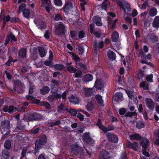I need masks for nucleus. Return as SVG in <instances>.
Here are the masks:
<instances>
[{
	"label": "nucleus",
	"mask_w": 159,
	"mask_h": 159,
	"mask_svg": "<svg viewBox=\"0 0 159 159\" xmlns=\"http://www.w3.org/2000/svg\"><path fill=\"white\" fill-rule=\"evenodd\" d=\"M75 78H81L82 77V73L81 71L76 72L74 74Z\"/></svg>",
	"instance_id": "nucleus-61"
},
{
	"label": "nucleus",
	"mask_w": 159,
	"mask_h": 159,
	"mask_svg": "<svg viewBox=\"0 0 159 159\" xmlns=\"http://www.w3.org/2000/svg\"><path fill=\"white\" fill-rule=\"evenodd\" d=\"M116 2L118 5L120 7V9L124 11L125 14H127L126 13V10L128 12L131 11L130 6L127 2L125 1L123 2H122L119 0H117Z\"/></svg>",
	"instance_id": "nucleus-7"
},
{
	"label": "nucleus",
	"mask_w": 159,
	"mask_h": 159,
	"mask_svg": "<svg viewBox=\"0 0 159 159\" xmlns=\"http://www.w3.org/2000/svg\"><path fill=\"white\" fill-rule=\"evenodd\" d=\"M10 122L9 121L7 120H4L3 121H2L1 125L2 128L9 129L10 127Z\"/></svg>",
	"instance_id": "nucleus-37"
},
{
	"label": "nucleus",
	"mask_w": 159,
	"mask_h": 159,
	"mask_svg": "<svg viewBox=\"0 0 159 159\" xmlns=\"http://www.w3.org/2000/svg\"><path fill=\"white\" fill-rule=\"evenodd\" d=\"M129 138L131 141L137 140L139 141L141 139V141H143V138H146L145 137H143L138 133H135L129 135Z\"/></svg>",
	"instance_id": "nucleus-16"
},
{
	"label": "nucleus",
	"mask_w": 159,
	"mask_h": 159,
	"mask_svg": "<svg viewBox=\"0 0 159 159\" xmlns=\"http://www.w3.org/2000/svg\"><path fill=\"white\" fill-rule=\"evenodd\" d=\"M46 26L45 24L43 21L39 22L38 25V28L41 30L45 29Z\"/></svg>",
	"instance_id": "nucleus-47"
},
{
	"label": "nucleus",
	"mask_w": 159,
	"mask_h": 159,
	"mask_svg": "<svg viewBox=\"0 0 159 159\" xmlns=\"http://www.w3.org/2000/svg\"><path fill=\"white\" fill-rule=\"evenodd\" d=\"M157 9L155 7L151 8L149 11V15L151 17H153L155 16L157 14Z\"/></svg>",
	"instance_id": "nucleus-32"
},
{
	"label": "nucleus",
	"mask_w": 159,
	"mask_h": 159,
	"mask_svg": "<svg viewBox=\"0 0 159 159\" xmlns=\"http://www.w3.org/2000/svg\"><path fill=\"white\" fill-rule=\"evenodd\" d=\"M126 109L125 108H121L119 110V114L122 116H125V115L126 113Z\"/></svg>",
	"instance_id": "nucleus-50"
},
{
	"label": "nucleus",
	"mask_w": 159,
	"mask_h": 159,
	"mask_svg": "<svg viewBox=\"0 0 159 159\" xmlns=\"http://www.w3.org/2000/svg\"><path fill=\"white\" fill-rule=\"evenodd\" d=\"M153 75L152 74H150L149 75H147L146 76V79L148 81L150 82H152L153 80Z\"/></svg>",
	"instance_id": "nucleus-58"
},
{
	"label": "nucleus",
	"mask_w": 159,
	"mask_h": 159,
	"mask_svg": "<svg viewBox=\"0 0 159 159\" xmlns=\"http://www.w3.org/2000/svg\"><path fill=\"white\" fill-rule=\"evenodd\" d=\"M86 107L89 111H92V109L93 108V105L92 102H89L88 103Z\"/></svg>",
	"instance_id": "nucleus-54"
},
{
	"label": "nucleus",
	"mask_w": 159,
	"mask_h": 159,
	"mask_svg": "<svg viewBox=\"0 0 159 159\" xmlns=\"http://www.w3.org/2000/svg\"><path fill=\"white\" fill-rule=\"evenodd\" d=\"M77 116L81 121H82L84 119V116L80 112L78 113Z\"/></svg>",
	"instance_id": "nucleus-64"
},
{
	"label": "nucleus",
	"mask_w": 159,
	"mask_h": 159,
	"mask_svg": "<svg viewBox=\"0 0 159 159\" xmlns=\"http://www.w3.org/2000/svg\"><path fill=\"white\" fill-rule=\"evenodd\" d=\"M28 105L29 103L28 102L24 103L23 105L21 107V111L22 112H25V109Z\"/></svg>",
	"instance_id": "nucleus-62"
},
{
	"label": "nucleus",
	"mask_w": 159,
	"mask_h": 159,
	"mask_svg": "<svg viewBox=\"0 0 159 159\" xmlns=\"http://www.w3.org/2000/svg\"><path fill=\"white\" fill-rule=\"evenodd\" d=\"M56 33L58 35L65 34L66 27L62 22H60L56 24L55 25Z\"/></svg>",
	"instance_id": "nucleus-6"
},
{
	"label": "nucleus",
	"mask_w": 159,
	"mask_h": 159,
	"mask_svg": "<svg viewBox=\"0 0 159 159\" xmlns=\"http://www.w3.org/2000/svg\"><path fill=\"white\" fill-rule=\"evenodd\" d=\"M93 92V90L91 88H84L83 91L82 93L86 97H89L90 96Z\"/></svg>",
	"instance_id": "nucleus-24"
},
{
	"label": "nucleus",
	"mask_w": 159,
	"mask_h": 159,
	"mask_svg": "<svg viewBox=\"0 0 159 159\" xmlns=\"http://www.w3.org/2000/svg\"><path fill=\"white\" fill-rule=\"evenodd\" d=\"M83 141L89 144H93L94 143L93 139L90 136L89 132H85L83 135Z\"/></svg>",
	"instance_id": "nucleus-10"
},
{
	"label": "nucleus",
	"mask_w": 159,
	"mask_h": 159,
	"mask_svg": "<svg viewBox=\"0 0 159 159\" xmlns=\"http://www.w3.org/2000/svg\"><path fill=\"white\" fill-rule=\"evenodd\" d=\"M68 99L69 101L73 104H78L79 102L78 98L73 95H71L70 96H69Z\"/></svg>",
	"instance_id": "nucleus-22"
},
{
	"label": "nucleus",
	"mask_w": 159,
	"mask_h": 159,
	"mask_svg": "<svg viewBox=\"0 0 159 159\" xmlns=\"http://www.w3.org/2000/svg\"><path fill=\"white\" fill-rule=\"evenodd\" d=\"M144 125L143 122L142 121H139L136 124V126L138 129H141L143 128Z\"/></svg>",
	"instance_id": "nucleus-49"
},
{
	"label": "nucleus",
	"mask_w": 159,
	"mask_h": 159,
	"mask_svg": "<svg viewBox=\"0 0 159 159\" xmlns=\"http://www.w3.org/2000/svg\"><path fill=\"white\" fill-rule=\"evenodd\" d=\"M43 105L45 106L47 109L50 110L51 108V106L50 103L48 102H43Z\"/></svg>",
	"instance_id": "nucleus-57"
},
{
	"label": "nucleus",
	"mask_w": 159,
	"mask_h": 159,
	"mask_svg": "<svg viewBox=\"0 0 159 159\" xmlns=\"http://www.w3.org/2000/svg\"><path fill=\"white\" fill-rule=\"evenodd\" d=\"M73 7V4L70 1H66L62 8L63 10L66 15H68Z\"/></svg>",
	"instance_id": "nucleus-8"
},
{
	"label": "nucleus",
	"mask_w": 159,
	"mask_h": 159,
	"mask_svg": "<svg viewBox=\"0 0 159 159\" xmlns=\"http://www.w3.org/2000/svg\"><path fill=\"white\" fill-rule=\"evenodd\" d=\"M140 88H142L143 89L147 90L149 89V85L145 81H143L141 82L139 85Z\"/></svg>",
	"instance_id": "nucleus-36"
},
{
	"label": "nucleus",
	"mask_w": 159,
	"mask_h": 159,
	"mask_svg": "<svg viewBox=\"0 0 159 159\" xmlns=\"http://www.w3.org/2000/svg\"><path fill=\"white\" fill-rule=\"evenodd\" d=\"M153 27L158 28H159V16H156L154 19V20L152 24Z\"/></svg>",
	"instance_id": "nucleus-31"
},
{
	"label": "nucleus",
	"mask_w": 159,
	"mask_h": 159,
	"mask_svg": "<svg viewBox=\"0 0 159 159\" xmlns=\"http://www.w3.org/2000/svg\"><path fill=\"white\" fill-rule=\"evenodd\" d=\"M102 131L104 134L107 133L108 131L114 130V128L113 125H110L108 127H106L105 126H102Z\"/></svg>",
	"instance_id": "nucleus-35"
},
{
	"label": "nucleus",
	"mask_w": 159,
	"mask_h": 159,
	"mask_svg": "<svg viewBox=\"0 0 159 159\" xmlns=\"http://www.w3.org/2000/svg\"><path fill=\"white\" fill-rule=\"evenodd\" d=\"M149 141L148 139L147 138H143V141H141L140 143V145L142 147V153L144 156L147 157H149L150 154L147 152V149L149 146Z\"/></svg>",
	"instance_id": "nucleus-3"
},
{
	"label": "nucleus",
	"mask_w": 159,
	"mask_h": 159,
	"mask_svg": "<svg viewBox=\"0 0 159 159\" xmlns=\"http://www.w3.org/2000/svg\"><path fill=\"white\" fill-rule=\"evenodd\" d=\"M138 146L139 143L136 142H134L133 143H132L131 141H129L128 142L127 144V147L128 148L131 149L134 151H137Z\"/></svg>",
	"instance_id": "nucleus-18"
},
{
	"label": "nucleus",
	"mask_w": 159,
	"mask_h": 159,
	"mask_svg": "<svg viewBox=\"0 0 159 159\" xmlns=\"http://www.w3.org/2000/svg\"><path fill=\"white\" fill-rule=\"evenodd\" d=\"M11 146V142L9 140H7L4 143V147L7 150H9Z\"/></svg>",
	"instance_id": "nucleus-41"
},
{
	"label": "nucleus",
	"mask_w": 159,
	"mask_h": 159,
	"mask_svg": "<svg viewBox=\"0 0 159 159\" xmlns=\"http://www.w3.org/2000/svg\"><path fill=\"white\" fill-rule=\"evenodd\" d=\"M50 91L49 88L47 86L43 87L40 90V93L42 95L48 94Z\"/></svg>",
	"instance_id": "nucleus-30"
},
{
	"label": "nucleus",
	"mask_w": 159,
	"mask_h": 159,
	"mask_svg": "<svg viewBox=\"0 0 159 159\" xmlns=\"http://www.w3.org/2000/svg\"><path fill=\"white\" fill-rule=\"evenodd\" d=\"M65 111V105L62 103H61L60 105L58 106L57 108V111L59 113L62 111Z\"/></svg>",
	"instance_id": "nucleus-40"
},
{
	"label": "nucleus",
	"mask_w": 159,
	"mask_h": 159,
	"mask_svg": "<svg viewBox=\"0 0 159 159\" xmlns=\"http://www.w3.org/2000/svg\"><path fill=\"white\" fill-rule=\"evenodd\" d=\"M107 25L109 29L111 30H114L116 27V24H115V25L113 26V24L114 22L113 21V20L110 17H108L107 18Z\"/></svg>",
	"instance_id": "nucleus-21"
},
{
	"label": "nucleus",
	"mask_w": 159,
	"mask_h": 159,
	"mask_svg": "<svg viewBox=\"0 0 159 159\" xmlns=\"http://www.w3.org/2000/svg\"><path fill=\"white\" fill-rule=\"evenodd\" d=\"M85 33L83 30L80 31L79 33L78 36L79 38L80 39L83 38L84 37Z\"/></svg>",
	"instance_id": "nucleus-60"
},
{
	"label": "nucleus",
	"mask_w": 159,
	"mask_h": 159,
	"mask_svg": "<svg viewBox=\"0 0 159 159\" xmlns=\"http://www.w3.org/2000/svg\"><path fill=\"white\" fill-rule=\"evenodd\" d=\"M71 151L77 154H81L82 152L83 149L78 144H74L71 147Z\"/></svg>",
	"instance_id": "nucleus-15"
},
{
	"label": "nucleus",
	"mask_w": 159,
	"mask_h": 159,
	"mask_svg": "<svg viewBox=\"0 0 159 159\" xmlns=\"http://www.w3.org/2000/svg\"><path fill=\"white\" fill-rule=\"evenodd\" d=\"M43 119V116L41 114L35 112L30 113L25 117L27 122L37 121Z\"/></svg>",
	"instance_id": "nucleus-4"
},
{
	"label": "nucleus",
	"mask_w": 159,
	"mask_h": 159,
	"mask_svg": "<svg viewBox=\"0 0 159 159\" xmlns=\"http://www.w3.org/2000/svg\"><path fill=\"white\" fill-rule=\"evenodd\" d=\"M47 141V138L45 135H43L39 137L35 143L34 152L38 153L43 146L45 145Z\"/></svg>",
	"instance_id": "nucleus-1"
},
{
	"label": "nucleus",
	"mask_w": 159,
	"mask_h": 159,
	"mask_svg": "<svg viewBox=\"0 0 159 159\" xmlns=\"http://www.w3.org/2000/svg\"><path fill=\"white\" fill-rule=\"evenodd\" d=\"M108 140L113 143H118L119 139L117 135L112 133L108 132L106 135Z\"/></svg>",
	"instance_id": "nucleus-9"
},
{
	"label": "nucleus",
	"mask_w": 159,
	"mask_h": 159,
	"mask_svg": "<svg viewBox=\"0 0 159 159\" xmlns=\"http://www.w3.org/2000/svg\"><path fill=\"white\" fill-rule=\"evenodd\" d=\"M61 124V122L59 120H58L54 122H52L48 123V126L53 127L55 126L59 125Z\"/></svg>",
	"instance_id": "nucleus-42"
},
{
	"label": "nucleus",
	"mask_w": 159,
	"mask_h": 159,
	"mask_svg": "<svg viewBox=\"0 0 159 159\" xmlns=\"http://www.w3.org/2000/svg\"><path fill=\"white\" fill-rule=\"evenodd\" d=\"M95 99L97 103L100 106H103V100L102 99V96L99 94L96 95L95 96Z\"/></svg>",
	"instance_id": "nucleus-28"
},
{
	"label": "nucleus",
	"mask_w": 159,
	"mask_h": 159,
	"mask_svg": "<svg viewBox=\"0 0 159 159\" xmlns=\"http://www.w3.org/2000/svg\"><path fill=\"white\" fill-rule=\"evenodd\" d=\"M2 111L5 112H8L11 113L17 111V108L12 105L8 106L7 105H5L2 109Z\"/></svg>",
	"instance_id": "nucleus-11"
},
{
	"label": "nucleus",
	"mask_w": 159,
	"mask_h": 159,
	"mask_svg": "<svg viewBox=\"0 0 159 159\" xmlns=\"http://www.w3.org/2000/svg\"><path fill=\"white\" fill-rule=\"evenodd\" d=\"M69 53L71 55L72 59L75 61V64L77 66L84 70H85L87 69L86 66L80 62V58L78 55L72 52H70Z\"/></svg>",
	"instance_id": "nucleus-5"
},
{
	"label": "nucleus",
	"mask_w": 159,
	"mask_h": 159,
	"mask_svg": "<svg viewBox=\"0 0 159 159\" xmlns=\"http://www.w3.org/2000/svg\"><path fill=\"white\" fill-rule=\"evenodd\" d=\"M93 79V75L91 74H88L86 75L84 77V80L86 83L92 81Z\"/></svg>",
	"instance_id": "nucleus-33"
},
{
	"label": "nucleus",
	"mask_w": 159,
	"mask_h": 159,
	"mask_svg": "<svg viewBox=\"0 0 159 159\" xmlns=\"http://www.w3.org/2000/svg\"><path fill=\"white\" fill-rule=\"evenodd\" d=\"M66 70L70 73H75L76 72L77 69L71 66H68L66 67Z\"/></svg>",
	"instance_id": "nucleus-43"
},
{
	"label": "nucleus",
	"mask_w": 159,
	"mask_h": 159,
	"mask_svg": "<svg viewBox=\"0 0 159 159\" xmlns=\"http://www.w3.org/2000/svg\"><path fill=\"white\" fill-rule=\"evenodd\" d=\"M96 125L98 127L102 130V126H104L102 125V122L101 120L98 119V121L96 123Z\"/></svg>",
	"instance_id": "nucleus-56"
},
{
	"label": "nucleus",
	"mask_w": 159,
	"mask_h": 159,
	"mask_svg": "<svg viewBox=\"0 0 159 159\" xmlns=\"http://www.w3.org/2000/svg\"><path fill=\"white\" fill-rule=\"evenodd\" d=\"M104 86L103 80L100 79H97L95 83L94 87L97 89L101 90Z\"/></svg>",
	"instance_id": "nucleus-13"
},
{
	"label": "nucleus",
	"mask_w": 159,
	"mask_h": 159,
	"mask_svg": "<svg viewBox=\"0 0 159 159\" xmlns=\"http://www.w3.org/2000/svg\"><path fill=\"white\" fill-rule=\"evenodd\" d=\"M78 111L76 110L70 109V111L69 113L72 116H75L77 114Z\"/></svg>",
	"instance_id": "nucleus-59"
},
{
	"label": "nucleus",
	"mask_w": 159,
	"mask_h": 159,
	"mask_svg": "<svg viewBox=\"0 0 159 159\" xmlns=\"http://www.w3.org/2000/svg\"><path fill=\"white\" fill-rule=\"evenodd\" d=\"M107 56L109 59L113 61L116 59V54L112 51L109 50L107 52Z\"/></svg>",
	"instance_id": "nucleus-26"
},
{
	"label": "nucleus",
	"mask_w": 159,
	"mask_h": 159,
	"mask_svg": "<svg viewBox=\"0 0 159 159\" xmlns=\"http://www.w3.org/2000/svg\"><path fill=\"white\" fill-rule=\"evenodd\" d=\"M137 115V113L135 111L132 112H128L125 113V116L126 117H131L133 116H136Z\"/></svg>",
	"instance_id": "nucleus-48"
},
{
	"label": "nucleus",
	"mask_w": 159,
	"mask_h": 159,
	"mask_svg": "<svg viewBox=\"0 0 159 159\" xmlns=\"http://www.w3.org/2000/svg\"><path fill=\"white\" fill-rule=\"evenodd\" d=\"M78 51L79 54L80 55H82L84 52V48L82 46H79L78 47Z\"/></svg>",
	"instance_id": "nucleus-63"
},
{
	"label": "nucleus",
	"mask_w": 159,
	"mask_h": 159,
	"mask_svg": "<svg viewBox=\"0 0 159 159\" xmlns=\"http://www.w3.org/2000/svg\"><path fill=\"white\" fill-rule=\"evenodd\" d=\"M104 43L103 41H101L98 43L97 41L93 42V47L94 48L95 52L97 53L99 50L102 48L104 46Z\"/></svg>",
	"instance_id": "nucleus-14"
},
{
	"label": "nucleus",
	"mask_w": 159,
	"mask_h": 159,
	"mask_svg": "<svg viewBox=\"0 0 159 159\" xmlns=\"http://www.w3.org/2000/svg\"><path fill=\"white\" fill-rule=\"evenodd\" d=\"M26 8V5L25 3H23L20 4L18 8V13H22L25 10Z\"/></svg>",
	"instance_id": "nucleus-34"
},
{
	"label": "nucleus",
	"mask_w": 159,
	"mask_h": 159,
	"mask_svg": "<svg viewBox=\"0 0 159 159\" xmlns=\"http://www.w3.org/2000/svg\"><path fill=\"white\" fill-rule=\"evenodd\" d=\"M27 152V148L24 147L23 148L21 153V158H24L26 155V153Z\"/></svg>",
	"instance_id": "nucleus-55"
},
{
	"label": "nucleus",
	"mask_w": 159,
	"mask_h": 159,
	"mask_svg": "<svg viewBox=\"0 0 159 159\" xmlns=\"http://www.w3.org/2000/svg\"><path fill=\"white\" fill-rule=\"evenodd\" d=\"M27 48H23L20 49L18 52V55L20 57L24 58L26 57Z\"/></svg>",
	"instance_id": "nucleus-25"
},
{
	"label": "nucleus",
	"mask_w": 159,
	"mask_h": 159,
	"mask_svg": "<svg viewBox=\"0 0 159 159\" xmlns=\"http://www.w3.org/2000/svg\"><path fill=\"white\" fill-rule=\"evenodd\" d=\"M145 102L147 107L150 110H152L154 107V103L152 99L149 98H146Z\"/></svg>",
	"instance_id": "nucleus-17"
},
{
	"label": "nucleus",
	"mask_w": 159,
	"mask_h": 159,
	"mask_svg": "<svg viewBox=\"0 0 159 159\" xmlns=\"http://www.w3.org/2000/svg\"><path fill=\"white\" fill-rule=\"evenodd\" d=\"M67 93L68 91L66 90L61 94L58 93L57 91L52 92V94L48 97V99L50 102H53L54 101L58 99H60L61 98L63 100H65L67 96Z\"/></svg>",
	"instance_id": "nucleus-2"
},
{
	"label": "nucleus",
	"mask_w": 159,
	"mask_h": 159,
	"mask_svg": "<svg viewBox=\"0 0 159 159\" xmlns=\"http://www.w3.org/2000/svg\"><path fill=\"white\" fill-rule=\"evenodd\" d=\"M11 40V41H13L16 42L17 41V39L15 37V36L13 34L12 32H10V33L8 34L6 37L5 40V42L4 43L5 46H6L9 41Z\"/></svg>",
	"instance_id": "nucleus-12"
},
{
	"label": "nucleus",
	"mask_w": 159,
	"mask_h": 159,
	"mask_svg": "<svg viewBox=\"0 0 159 159\" xmlns=\"http://www.w3.org/2000/svg\"><path fill=\"white\" fill-rule=\"evenodd\" d=\"M122 98V93L120 92H118L115 94L113 97V100L114 101L117 102H119L121 101Z\"/></svg>",
	"instance_id": "nucleus-23"
},
{
	"label": "nucleus",
	"mask_w": 159,
	"mask_h": 159,
	"mask_svg": "<svg viewBox=\"0 0 159 159\" xmlns=\"http://www.w3.org/2000/svg\"><path fill=\"white\" fill-rule=\"evenodd\" d=\"M22 13L24 17L27 19L29 18L30 15V11L29 9H27Z\"/></svg>",
	"instance_id": "nucleus-46"
},
{
	"label": "nucleus",
	"mask_w": 159,
	"mask_h": 159,
	"mask_svg": "<svg viewBox=\"0 0 159 159\" xmlns=\"http://www.w3.org/2000/svg\"><path fill=\"white\" fill-rule=\"evenodd\" d=\"M110 157L109 153L106 151L103 150L101 151L99 154L100 159H109Z\"/></svg>",
	"instance_id": "nucleus-19"
},
{
	"label": "nucleus",
	"mask_w": 159,
	"mask_h": 159,
	"mask_svg": "<svg viewBox=\"0 0 159 159\" xmlns=\"http://www.w3.org/2000/svg\"><path fill=\"white\" fill-rule=\"evenodd\" d=\"M149 39L153 43L157 42L158 40V37L154 34H152L150 35Z\"/></svg>",
	"instance_id": "nucleus-39"
},
{
	"label": "nucleus",
	"mask_w": 159,
	"mask_h": 159,
	"mask_svg": "<svg viewBox=\"0 0 159 159\" xmlns=\"http://www.w3.org/2000/svg\"><path fill=\"white\" fill-rule=\"evenodd\" d=\"M54 4L58 7H61L62 5V2L61 0H54Z\"/></svg>",
	"instance_id": "nucleus-51"
},
{
	"label": "nucleus",
	"mask_w": 159,
	"mask_h": 159,
	"mask_svg": "<svg viewBox=\"0 0 159 159\" xmlns=\"http://www.w3.org/2000/svg\"><path fill=\"white\" fill-rule=\"evenodd\" d=\"M44 3H43V6L45 9L46 11L49 13L50 12V10L51 9V6L50 4H45Z\"/></svg>",
	"instance_id": "nucleus-45"
},
{
	"label": "nucleus",
	"mask_w": 159,
	"mask_h": 159,
	"mask_svg": "<svg viewBox=\"0 0 159 159\" xmlns=\"http://www.w3.org/2000/svg\"><path fill=\"white\" fill-rule=\"evenodd\" d=\"M2 157L3 159H8L10 157L9 152L7 150H4L2 151Z\"/></svg>",
	"instance_id": "nucleus-38"
},
{
	"label": "nucleus",
	"mask_w": 159,
	"mask_h": 159,
	"mask_svg": "<svg viewBox=\"0 0 159 159\" xmlns=\"http://www.w3.org/2000/svg\"><path fill=\"white\" fill-rule=\"evenodd\" d=\"M54 67L56 69L60 71H61L62 69L65 68L63 65L60 64L55 65L54 66Z\"/></svg>",
	"instance_id": "nucleus-44"
},
{
	"label": "nucleus",
	"mask_w": 159,
	"mask_h": 159,
	"mask_svg": "<svg viewBox=\"0 0 159 159\" xmlns=\"http://www.w3.org/2000/svg\"><path fill=\"white\" fill-rule=\"evenodd\" d=\"M93 23L98 26H101L102 25V23L101 21V19L98 16H94L92 18Z\"/></svg>",
	"instance_id": "nucleus-20"
},
{
	"label": "nucleus",
	"mask_w": 159,
	"mask_h": 159,
	"mask_svg": "<svg viewBox=\"0 0 159 159\" xmlns=\"http://www.w3.org/2000/svg\"><path fill=\"white\" fill-rule=\"evenodd\" d=\"M112 41L113 42H116L118 40L119 34L118 32L115 31L113 32L111 35Z\"/></svg>",
	"instance_id": "nucleus-27"
},
{
	"label": "nucleus",
	"mask_w": 159,
	"mask_h": 159,
	"mask_svg": "<svg viewBox=\"0 0 159 159\" xmlns=\"http://www.w3.org/2000/svg\"><path fill=\"white\" fill-rule=\"evenodd\" d=\"M39 55L41 57H44L46 54V52L45 51L44 48L42 46H40L38 48Z\"/></svg>",
	"instance_id": "nucleus-29"
},
{
	"label": "nucleus",
	"mask_w": 159,
	"mask_h": 159,
	"mask_svg": "<svg viewBox=\"0 0 159 159\" xmlns=\"http://www.w3.org/2000/svg\"><path fill=\"white\" fill-rule=\"evenodd\" d=\"M120 159H127V153L125 151L121 152L120 157Z\"/></svg>",
	"instance_id": "nucleus-52"
},
{
	"label": "nucleus",
	"mask_w": 159,
	"mask_h": 159,
	"mask_svg": "<svg viewBox=\"0 0 159 159\" xmlns=\"http://www.w3.org/2000/svg\"><path fill=\"white\" fill-rule=\"evenodd\" d=\"M25 128V126L23 125L21 123H20L17 124L16 128L19 130H24Z\"/></svg>",
	"instance_id": "nucleus-53"
}]
</instances>
